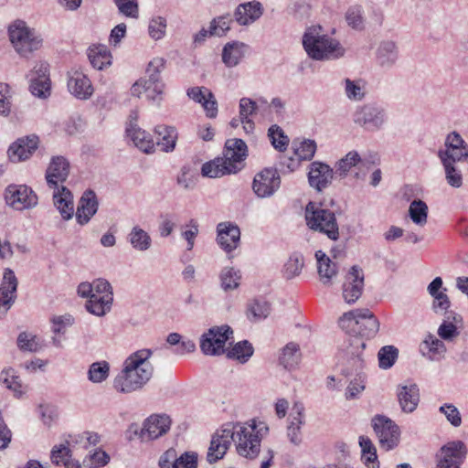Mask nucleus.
<instances>
[{"label": "nucleus", "mask_w": 468, "mask_h": 468, "mask_svg": "<svg viewBox=\"0 0 468 468\" xmlns=\"http://www.w3.org/2000/svg\"><path fill=\"white\" fill-rule=\"evenodd\" d=\"M338 324L349 335L348 345L344 349L348 367L342 370L348 376L364 367L366 340L376 336L379 330V321L368 309H355L345 313L339 318Z\"/></svg>", "instance_id": "f257e3e1"}, {"label": "nucleus", "mask_w": 468, "mask_h": 468, "mask_svg": "<svg viewBox=\"0 0 468 468\" xmlns=\"http://www.w3.org/2000/svg\"><path fill=\"white\" fill-rule=\"evenodd\" d=\"M253 429L240 422L223 424L211 437L207 461L215 463L223 459L232 442L239 456L250 460L256 458L260 453L261 443L257 436L251 435Z\"/></svg>", "instance_id": "f03ea898"}, {"label": "nucleus", "mask_w": 468, "mask_h": 468, "mask_svg": "<svg viewBox=\"0 0 468 468\" xmlns=\"http://www.w3.org/2000/svg\"><path fill=\"white\" fill-rule=\"evenodd\" d=\"M153 351L148 348L130 355L123 362V367L114 378L113 388L121 393H132L142 389L151 379L154 372L148 359Z\"/></svg>", "instance_id": "7ed1b4c3"}, {"label": "nucleus", "mask_w": 468, "mask_h": 468, "mask_svg": "<svg viewBox=\"0 0 468 468\" xmlns=\"http://www.w3.org/2000/svg\"><path fill=\"white\" fill-rule=\"evenodd\" d=\"M303 46L314 60H334L344 57L346 49L340 42L330 37L319 25L306 28L303 36Z\"/></svg>", "instance_id": "20e7f679"}, {"label": "nucleus", "mask_w": 468, "mask_h": 468, "mask_svg": "<svg viewBox=\"0 0 468 468\" xmlns=\"http://www.w3.org/2000/svg\"><path fill=\"white\" fill-rule=\"evenodd\" d=\"M8 36L14 49L21 57H28L42 46V38L23 20H16L8 27Z\"/></svg>", "instance_id": "39448f33"}, {"label": "nucleus", "mask_w": 468, "mask_h": 468, "mask_svg": "<svg viewBox=\"0 0 468 468\" xmlns=\"http://www.w3.org/2000/svg\"><path fill=\"white\" fill-rule=\"evenodd\" d=\"M353 122L363 130L375 133L382 130L388 122L386 110L378 103L358 105L353 112Z\"/></svg>", "instance_id": "423d86ee"}, {"label": "nucleus", "mask_w": 468, "mask_h": 468, "mask_svg": "<svg viewBox=\"0 0 468 468\" xmlns=\"http://www.w3.org/2000/svg\"><path fill=\"white\" fill-rule=\"evenodd\" d=\"M230 339H233V330L229 325L212 326L200 336V350L206 356L224 355L226 343Z\"/></svg>", "instance_id": "0eeeda50"}, {"label": "nucleus", "mask_w": 468, "mask_h": 468, "mask_svg": "<svg viewBox=\"0 0 468 468\" xmlns=\"http://www.w3.org/2000/svg\"><path fill=\"white\" fill-rule=\"evenodd\" d=\"M305 219L308 227L324 234H338V226L334 212L320 205L309 202L305 207Z\"/></svg>", "instance_id": "6e6552de"}, {"label": "nucleus", "mask_w": 468, "mask_h": 468, "mask_svg": "<svg viewBox=\"0 0 468 468\" xmlns=\"http://www.w3.org/2000/svg\"><path fill=\"white\" fill-rule=\"evenodd\" d=\"M372 426L382 449L390 451L398 446L400 431L391 419L384 415H376L372 419Z\"/></svg>", "instance_id": "1a4fd4ad"}, {"label": "nucleus", "mask_w": 468, "mask_h": 468, "mask_svg": "<svg viewBox=\"0 0 468 468\" xmlns=\"http://www.w3.org/2000/svg\"><path fill=\"white\" fill-rule=\"evenodd\" d=\"M467 447L463 441L455 440L443 444L434 456L435 465L462 466L466 459Z\"/></svg>", "instance_id": "9d476101"}, {"label": "nucleus", "mask_w": 468, "mask_h": 468, "mask_svg": "<svg viewBox=\"0 0 468 468\" xmlns=\"http://www.w3.org/2000/svg\"><path fill=\"white\" fill-rule=\"evenodd\" d=\"M247 156L248 146L243 140L231 138L226 141L221 159L231 174H236L244 167Z\"/></svg>", "instance_id": "9b49d317"}, {"label": "nucleus", "mask_w": 468, "mask_h": 468, "mask_svg": "<svg viewBox=\"0 0 468 468\" xmlns=\"http://www.w3.org/2000/svg\"><path fill=\"white\" fill-rule=\"evenodd\" d=\"M438 157L441 164L449 162L457 165L468 159V144L458 133H450L445 139L444 148L438 151Z\"/></svg>", "instance_id": "f8f14e48"}, {"label": "nucleus", "mask_w": 468, "mask_h": 468, "mask_svg": "<svg viewBox=\"0 0 468 468\" xmlns=\"http://www.w3.org/2000/svg\"><path fill=\"white\" fill-rule=\"evenodd\" d=\"M171 425V420L167 415H152L144 422V427L132 424L130 431L138 435L142 441L154 440L165 434Z\"/></svg>", "instance_id": "ddd939ff"}, {"label": "nucleus", "mask_w": 468, "mask_h": 468, "mask_svg": "<svg viewBox=\"0 0 468 468\" xmlns=\"http://www.w3.org/2000/svg\"><path fill=\"white\" fill-rule=\"evenodd\" d=\"M5 198L7 205L16 210L29 209L37 204V196L25 185L8 186L5 192Z\"/></svg>", "instance_id": "4468645a"}, {"label": "nucleus", "mask_w": 468, "mask_h": 468, "mask_svg": "<svg viewBox=\"0 0 468 468\" xmlns=\"http://www.w3.org/2000/svg\"><path fill=\"white\" fill-rule=\"evenodd\" d=\"M281 178L278 172L272 168H266L256 174L252 183V189L258 197H271L280 187Z\"/></svg>", "instance_id": "2eb2a0df"}, {"label": "nucleus", "mask_w": 468, "mask_h": 468, "mask_svg": "<svg viewBox=\"0 0 468 468\" xmlns=\"http://www.w3.org/2000/svg\"><path fill=\"white\" fill-rule=\"evenodd\" d=\"M364 288L363 270L357 265L351 267L343 283V297L351 304L356 302L361 296Z\"/></svg>", "instance_id": "dca6fc26"}, {"label": "nucleus", "mask_w": 468, "mask_h": 468, "mask_svg": "<svg viewBox=\"0 0 468 468\" xmlns=\"http://www.w3.org/2000/svg\"><path fill=\"white\" fill-rule=\"evenodd\" d=\"M67 85L69 93L80 100H88L93 93L91 81L81 70L69 71Z\"/></svg>", "instance_id": "f3484780"}, {"label": "nucleus", "mask_w": 468, "mask_h": 468, "mask_svg": "<svg viewBox=\"0 0 468 468\" xmlns=\"http://www.w3.org/2000/svg\"><path fill=\"white\" fill-rule=\"evenodd\" d=\"M334 171L326 164L313 162L308 172V181L312 187L321 192L327 188L333 180Z\"/></svg>", "instance_id": "a211bd4d"}, {"label": "nucleus", "mask_w": 468, "mask_h": 468, "mask_svg": "<svg viewBox=\"0 0 468 468\" xmlns=\"http://www.w3.org/2000/svg\"><path fill=\"white\" fill-rule=\"evenodd\" d=\"M39 139L31 134L17 139L8 148V156L12 162H21L28 159L38 146Z\"/></svg>", "instance_id": "6ab92c4d"}, {"label": "nucleus", "mask_w": 468, "mask_h": 468, "mask_svg": "<svg viewBox=\"0 0 468 468\" xmlns=\"http://www.w3.org/2000/svg\"><path fill=\"white\" fill-rule=\"evenodd\" d=\"M69 173V163L63 156H53L46 171L47 184L50 188H58L66 181Z\"/></svg>", "instance_id": "aec40b11"}, {"label": "nucleus", "mask_w": 468, "mask_h": 468, "mask_svg": "<svg viewBox=\"0 0 468 468\" xmlns=\"http://www.w3.org/2000/svg\"><path fill=\"white\" fill-rule=\"evenodd\" d=\"M30 82V90L33 95L46 98L49 94L50 80L47 63L39 62L34 67Z\"/></svg>", "instance_id": "412c9836"}, {"label": "nucleus", "mask_w": 468, "mask_h": 468, "mask_svg": "<svg viewBox=\"0 0 468 468\" xmlns=\"http://www.w3.org/2000/svg\"><path fill=\"white\" fill-rule=\"evenodd\" d=\"M186 95L195 102L200 103L208 118L218 114V102L214 94L206 87H192L187 89Z\"/></svg>", "instance_id": "4be33fe9"}, {"label": "nucleus", "mask_w": 468, "mask_h": 468, "mask_svg": "<svg viewBox=\"0 0 468 468\" xmlns=\"http://www.w3.org/2000/svg\"><path fill=\"white\" fill-rule=\"evenodd\" d=\"M17 285L15 272L9 268L5 269L0 284V307L3 306L5 312L11 307L16 298Z\"/></svg>", "instance_id": "5701e85b"}, {"label": "nucleus", "mask_w": 468, "mask_h": 468, "mask_svg": "<svg viewBox=\"0 0 468 468\" xmlns=\"http://www.w3.org/2000/svg\"><path fill=\"white\" fill-rule=\"evenodd\" d=\"M399 53V47L395 41L382 40L376 49V61L382 69H390L398 62Z\"/></svg>", "instance_id": "b1692460"}, {"label": "nucleus", "mask_w": 468, "mask_h": 468, "mask_svg": "<svg viewBox=\"0 0 468 468\" xmlns=\"http://www.w3.org/2000/svg\"><path fill=\"white\" fill-rule=\"evenodd\" d=\"M304 407L302 403H295L292 408V413L289 417L287 426V437L291 443L298 446L303 441L302 426L305 423Z\"/></svg>", "instance_id": "393cba45"}, {"label": "nucleus", "mask_w": 468, "mask_h": 468, "mask_svg": "<svg viewBox=\"0 0 468 468\" xmlns=\"http://www.w3.org/2000/svg\"><path fill=\"white\" fill-rule=\"evenodd\" d=\"M397 397L401 410L405 413L413 412L420 402V389L417 384L399 385Z\"/></svg>", "instance_id": "a878e982"}, {"label": "nucleus", "mask_w": 468, "mask_h": 468, "mask_svg": "<svg viewBox=\"0 0 468 468\" xmlns=\"http://www.w3.org/2000/svg\"><path fill=\"white\" fill-rule=\"evenodd\" d=\"M262 14V5L258 1H251L239 5L234 16L239 25L248 26L258 20Z\"/></svg>", "instance_id": "bb28decb"}, {"label": "nucleus", "mask_w": 468, "mask_h": 468, "mask_svg": "<svg viewBox=\"0 0 468 468\" xmlns=\"http://www.w3.org/2000/svg\"><path fill=\"white\" fill-rule=\"evenodd\" d=\"M98 202L96 195L93 191L88 190L84 192L79 202L76 219L79 224H87L92 216L97 212Z\"/></svg>", "instance_id": "cd10ccee"}, {"label": "nucleus", "mask_w": 468, "mask_h": 468, "mask_svg": "<svg viewBox=\"0 0 468 468\" xmlns=\"http://www.w3.org/2000/svg\"><path fill=\"white\" fill-rule=\"evenodd\" d=\"M128 137L142 152L151 154L154 151L155 144L150 133L141 129L137 123L131 122L126 128Z\"/></svg>", "instance_id": "c85d7f7f"}, {"label": "nucleus", "mask_w": 468, "mask_h": 468, "mask_svg": "<svg viewBox=\"0 0 468 468\" xmlns=\"http://www.w3.org/2000/svg\"><path fill=\"white\" fill-rule=\"evenodd\" d=\"M317 261V272L321 282L324 285L331 284L332 279L337 274V267L335 262L322 250L315 252Z\"/></svg>", "instance_id": "c756f323"}, {"label": "nucleus", "mask_w": 468, "mask_h": 468, "mask_svg": "<svg viewBox=\"0 0 468 468\" xmlns=\"http://www.w3.org/2000/svg\"><path fill=\"white\" fill-rule=\"evenodd\" d=\"M55 191L53 193V201L54 205L58 207L61 216L65 219H69L72 217L74 208H73V198L70 191L67 189L65 186H61L60 187L54 188Z\"/></svg>", "instance_id": "7c9ffc66"}, {"label": "nucleus", "mask_w": 468, "mask_h": 468, "mask_svg": "<svg viewBox=\"0 0 468 468\" xmlns=\"http://www.w3.org/2000/svg\"><path fill=\"white\" fill-rule=\"evenodd\" d=\"M246 49L247 45L242 42L233 41L227 43L222 50L223 63L229 68L237 66L244 58Z\"/></svg>", "instance_id": "2f4dec72"}, {"label": "nucleus", "mask_w": 468, "mask_h": 468, "mask_svg": "<svg viewBox=\"0 0 468 468\" xmlns=\"http://www.w3.org/2000/svg\"><path fill=\"white\" fill-rule=\"evenodd\" d=\"M112 303L111 293L99 295L91 294L90 299L86 302V310L94 315L103 316L110 311Z\"/></svg>", "instance_id": "473e14b6"}, {"label": "nucleus", "mask_w": 468, "mask_h": 468, "mask_svg": "<svg viewBox=\"0 0 468 468\" xmlns=\"http://www.w3.org/2000/svg\"><path fill=\"white\" fill-rule=\"evenodd\" d=\"M154 133L161 138L157 143L161 150L165 153L173 152L176 148L178 133L175 127L166 125H157Z\"/></svg>", "instance_id": "72a5a7b5"}, {"label": "nucleus", "mask_w": 468, "mask_h": 468, "mask_svg": "<svg viewBox=\"0 0 468 468\" xmlns=\"http://www.w3.org/2000/svg\"><path fill=\"white\" fill-rule=\"evenodd\" d=\"M88 58L92 67L100 70L112 64V55L105 46L90 47Z\"/></svg>", "instance_id": "f704fd0d"}, {"label": "nucleus", "mask_w": 468, "mask_h": 468, "mask_svg": "<svg viewBox=\"0 0 468 468\" xmlns=\"http://www.w3.org/2000/svg\"><path fill=\"white\" fill-rule=\"evenodd\" d=\"M345 94L348 100L360 101L367 94V83L362 79L351 80L346 78L343 81Z\"/></svg>", "instance_id": "c9c22d12"}, {"label": "nucleus", "mask_w": 468, "mask_h": 468, "mask_svg": "<svg viewBox=\"0 0 468 468\" xmlns=\"http://www.w3.org/2000/svg\"><path fill=\"white\" fill-rule=\"evenodd\" d=\"M254 348L248 340L236 343L230 349H227L226 356L229 359L246 363L253 355Z\"/></svg>", "instance_id": "e433bc0d"}, {"label": "nucleus", "mask_w": 468, "mask_h": 468, "mask_svg": "<svg viewBox=\"0 0 468 468\" xmlns=\"http://www.w3.org/2000/svg\"><path fill=\"white\" fill-rule=\"evenodd\" d=\"M304 266L303 256L300 252H293L285 262L282 274L286 280L293 279L299 276Z\"/></svg>", "instance_id": "4c0bfd02"}, {"label": "nucleus", "mask_w": 468, "mask_h": 468, "mask_svg": "<svg viewBox=\"0 0 468 468\" xmlns=\"http://www.w3.org/2000/svg\"><path fill=\"white\" fill-rule=\"evenodd\" d=\"M271 313V304L264 299H254L247 308V316L251 321L265 319Z\"/></svg>", "instance_id": "58836bf2"}, {"label": "nucleus", "mask_w": 468, "mask_h": 468, "mask_svg": "<svg viewBox=\"0 0 468 468\" xmlns=\"http://www.w3.org/2000/svg\"><path fill=\"white\" fill-rule=\"evenodd\" d=\"M220 286L225 291H232L239 286L241 274L239 270L232 267H225L219 274Z\"/></svg>", "instance_id": "ea45409f"}, {"label": "nucleus", "mask_w": 468, "mask_h": 468, "mask_svg": "<svg viewBox=\"0 0 468 468\" xmlns=\"http://www.w3.org/2000/svg\"><path fill=\"white\" fill-rule=\"evenodd\" d=\"M359 446L362 450V460L364 463L371 468H378L379 463L378 461L377 450L371 440L366 436L359 437Z\"/></svg>", "instance_id": "a19ab883"}, {"label": "nucleus", "mask_w": 468, "mask_h": 468, "mask_svg": "<svg viewBox=\"0 0 468 468\" xmlns=\"http://www.w3.org/2000/svg\"><path fill=\"white\" fill-rule=\"evenodd\" d=\"M299 346L295 343H288L282 349V353L279 358L280 364L286 369L294 368L300 361Z\"/></svg>", "instance_id": "79ce46f5"}, {"label": "nucleus", "mask_w": 468, "mask_h": 468, "mask_svg": "<svg viewBox=\"0 0 468 468\" xmlns=\"http://www.w3.org/2000/svg\"><path fill=\"white\" fill-rule=\"evenodd\" d=\"M221 157L215 158L210 162H207L202 165L201 174L203 176L216 178L225 175H230L228 167L223 164Z\"/></svg>", "instance_id": "37998d69"}, {"label": "nucleus", "mask_w": 468, "mask_h": 468, "mask_svg": "<svg viewBox=\"0 0 468 468\" xmlns=\"http://www.w3.org/2000/svg\"><path fill=\"white\" fill-rule=\"evenodd\" d=\"M441 165L446 183L452 188H461L463 185V177L458 165L449 162Z\"/></svg>", "instance_id": "c03bdc74"}, {"label": "nucleus", "mask_w": 468, "mask_h": 468, "mask_svg": "<svg viewBox=\"0 0 468 468\" xmlns=\"http://www.w3.org/2000/svg\"><path fill=\"white\" fill-rule=\"evenodd\" d=\"M144 92L146 99L150 101L160 103L164 94L165 84L162 80H148L144 79Z\"/></svg>", "instance_id": "a18cd8bd"}, {"label": "nucleus", "mask_w": 468, "mask_h": 468, "mask_svg": "<svg viewBox=\"0 0 468 468\" xmlns=\"http://www.w3.org/2000/svg\"><path fill=\"white\" fill-rule=\"evenodd\" d=\"M294 153L300 160H311L317 149L315 141L303 139L300 142L294 141Z\"/></svg>", "instance_id": "49530a36"}, {"label": "nucleus", "mask_w": 468, "mask_h": 468, "mask_svg": "<svg viewBox=\"0 0 468 468\" xmlns=\"http://www.w3.org/2000/svg\"><path fill=\"white\" fill-rule=\"evenodd\" d=\"M399 356V350L394 346H385L378 351V366L382 369L390 368Z\"/></svg>", "instance_id": "de8ad7c7"}, {"label": "nucleus", "mask_w": 468, "mask_h": 468, "mask_svg": "<svg viewBox=\"0 0 468 468\" xmlns=\"http://www.w3.org/2000/svg\"><path fill=\"white\" fill-rule=\"evenodd\" d=\"M409 214L414 223L423 225L427 221L428 206L420 199L413 200L410 205Z\"/></svg>", "instance_id": "09e8293b"}, {"label": "nucleus", "mask_w": 468, "mask_h": 468, "mask_svg": "<svg viewBox=\"0 0 468 468\" xmlns=\"http://www.w3.org/2000/svg\"><path fill=\"white\" fill-rule=\"evenodd\" d=\"M110 366L106 361L94 362L88 371L89 380L93 383H101L109 376Z\"/></svg>", "instance_id": "8fccbe9b"}, {"label": "nucleus", "mask_w": 468, "mask_h": 468, "mask_svg": "<svg viewBox=\"0 0 468 468\" xmlns=\"http://www.w3.org/2000/svg\"><path fill=\"white\" fill-rule=\"evenodd\" d=\"M420 350L423 356L429 355L430 358H432V355H441L445 351L444 343L433 337L432 335H429L420 345Z\"/></svg>", "instance_id": "3c124183"}, {"label": "nucleus", "mask_w": 468, "mask_h": 468, "mask_svg": "<svg viewBox=\"0 0 468 468\" xmlns=\"http://www.w3.org/2000/svg\"><path fill=\"white\" fill-rule=\"evenodd\" d=\"M268 136L273 147L281 152L286 150L289 138L278 125H271L268 131Z\"/></svg>", "instance_id": "603ef678"}, {"label": "nucleus", "mask_w": 468, "mask_h": 468, "mask_svg": "<svg viewBox=\"0 0 468 468\" xmlns=\"http://www.w3.org/2000/svg\"><path fill=\"white\" fill-rule=\"evenodd\" d=\"M232 19L229 16H222L214 18L209 25V35L214 37H222L229 29Z\"/></svg>", "instance_id": "864d4df0"}, {"label": "nucleus", "mask_w": 468, "mask_h": 468, "mask_svg": "<svg viewBox=\"0 0 468 468\" xmlns=\"http://www.w3.org/2000/svg\"><path fill=\"white\" fill-rule=\"evenodd\" d=\"M12 111V91L8 84L0 82V114L8 116Z\"/></svg>", "instance_id": "5fc2aeb1"}, {"label": "nucleus", "mask_w": 468, "mask_h": 468, "mask_svg": "<svg viewBox=\"0 0 468 468\" xmlns=\"http://www.w3.org/2000/svg\"><path fill=\"white\" fill-rule=\"evenodd\" d=\"M52 324V332L56 335L66 333L68 327H70L74 324L75 319L69 314H65L63 315H56L53 316L50 320Z\"/></svg>", "instance_id": "6e6d98bb"}, {"label": "nucleus", "mask_w": 468, "mask_h": 468, "mask_svg": "<svg viewBox=\"0 0 468 468\" xmlns=\"http://www.w3.org/2000/svg\"><path fill=\"white\" fill-rule=\"evenodd\" d=\"M109 461L110 456L104 451L96 450L83 460V464L89 468H100L105 466Z\"/></svg>", "instance_id": "4d7b16f0"}, {"label": "nucleus", "mask_w": 468, "mask_h": 468, "mask_svg": "<svg viewBox=\"0 0 468 468\" xmlns=\"http://www.w3.org/2000/svg\"><path fill=\"white\" fill-rule=\"evenodd\" d=\"M118 11L131 18H137L139 16V7L137 0H113Z\"/></svg>", "instance_id": "13d9d810"}, {"label": "nucleus", "mask_w": 468, "mask_h": 468, "mask_svg": "<svg viewBox=\"0 0 468 468\" xmlns=\"http://www.w3.org/2000/svg\"><path fill=\"white\" fill-rule=\"evenodd\" d=\"M166 20L162 16H156L150 20L148 32L153 39H161L165 34Z\"/></svg>", "instance_id": "bf43d9fd"}, {"label": "nucleus", "mask_w": 468, "mask_h": 468, "mask_svg": "<svg viewBox=\"0 0 468 468\" xmlns=\"http://www.w3.org/2000/svg\"><path fill=\"white\" fill-rule=\"evenodd\" d=\"M69 441L66 443L60 445H55L50 453L51 462L57 465L63 463L64 462L71 457V451L69 448Z\"/></svg>", "instance_id": "052dcab7"}, {"label": "nucleus", "mask_w": 468, "mask_h": 468, "mask_svg": "<svg viewBox=\"0 0 468 468\" xmlns=\"http://www.w3.org/2000/svg\"><path fill=\"white\" fill-rule=\"evenodd\" d=\"M359 161L360 156L356 152H349L344 158L338 161L336 164V171L339 172L341 176H345Z\"/></svg>", "instance_id": "680f3d73"}, {"label": "nucleus", "mask_w": 468, "mask_h": 468, "mask_svg": "<svg viewBox=\"0 0 468 468\" xmlns=\"http://www.w3.org/2000/svg\"><path fill=\"white\" fill-rule=\"evenodd\" d=\"M69 438H71L74 443L80 444L85 449L90 446H95L100 441L99 434L92 431H84L75 436L69 435Z\"/></svg>", "instance_id": "e2e57ef3"}, {"label": "nucleus", "mask_w": 468, "mask_h": 468, "mask_svg": "<svg viewBox=\"0 0 468 468\" xmlns=\"http://www.w3.org/2000/svg\"><path fill=\"white\" fill-rule=\"evenodd\" d=\"M440 412L445 415L447 420L453 426L459 427L462 424V416L459 410L452 404L446 403L440 407Z\"/></svg>", "instance_id": "0e129e2a"}, {"label": "nucleus", "mask_w": 468, "mask_h": 468, "mask_svg": "<svg viewBox=\"0 0 468 468\" xmlns=\"http://www.w3.org/2000/svg\"><path fill=\"white\" fill-rule=\"evenodd\" d=\"M17 346L22 351L37 352L38 345L36 342V336L27 332H22L17 336Z\"/></svg>", "instance_id": "69168bd1"}, {"label": "nucleus", "mask_w": 468, "mask_h": 468, "mask_svg": "<svg viewBox=\"0 0 468 468\" xmlns=\"http://www.w3.org/2000/svg\"><path fill=\"white\" fill-rule=\"evenodd\" d=\"M346 19L347 24L356 29H360L363 27V16H362V8L361 6L356 5L350 7L346 14Z\"/></svg>", "instance_id": "338daca9"}, {"label": "nucleus", "mask_w": 468, "mask_h": 468, "mask_svg": "<svg viewBox=\"0 0 468 468\" xmlns=\"http://www.w3.org/2000/svg\"><path fill=\"white\" fill-rule=\"evenodd\" d=\"M176 468H197V454L186 452L176 459Z\"/></svg>", "instance_id": "774afa93"}]
</instances>
